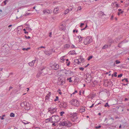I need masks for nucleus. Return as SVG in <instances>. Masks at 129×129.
<instances>
[{
	"instance_id": "f257e3e1",
	"label": "nucleus",
	"mask_w": 129,
	"mask_h": 129,
	"mask_svg": "<svg viewBox=\"0 0 129 129\" xmlns=\"http://www.w3.org/2000/svg\"><path fill=\"white\" fill-rule=\"evenodd\" d=\"M65 79L63 77L62 75H60L58 78V80L57 82L58 84L59 85H63L64 83Z\"/></svg>"
},
{
	"instance_id": "f03ea898",
	"label": "nucleus",
	"mask_w": 129,
	"mask_h": 129,
	"mask_svg": "<svg viewBox=\"0 0 129 129\" xmlns=\"http://www.w3.org/2000/svg\"><path fill=\"white\" fill-rule=\"evenodd\" d=\"M77 113H74L72 114H71V116H70L71 117V119L72 121L75 122H77L78 121V117H77Z\"/></svg>"
},
{
	"instance_id": "7ed1b4c3",
	"label": "nucleus",
	"mask_w": 129,
	"mask_h": 129,
	"mask_svg": "<svg viewBox=\"0 0 129 129\" xmlns=\"http://www.w3.org/2000/svg\"><path fill=\"white\" fill-rule=\"evenodd\" d=\"M92 41V39L89 37H87L84 40V43L85 45H87L89 44Z\"/></svg>"
},
{
	"instance_id": "20e7f679",
	"label": "nucleus",
	"mask_w": 129,
	"mask_h": 129,
	"mask_svg": "<svg viewBox=\"0 0 129 129\" xmlns=\"http://www.w3.org/2000/svg\"><path fill=\"white\" fill-rule=\"evenodd\" d=\"M70 103L72 105L76 107H78L79 105V102L76 99H73L70 101Z\"/></svg>"
},
{
	"instance_id": "39448f33",
	"label": "nucleus",
	"mask_w": 129,
	"mask_h": 129,
	"mask_svg": "<svg viewBox=\"0 0 129 129\" xmlns=\"http://www.w3.org/2000/svg\"><path fill=\"white\" fill-rule=\"evenodd\" d=\"M59 125L60 126H65L68 127L71 126V124L70 123H69V124H68L66 122L64 121H62L59 123Z\"/></svg>"
},
{
	"instance_id": "423d86ee",
	"label": "nucleus",
	"mask_w": 129,
	"mask_h": 129,
	"mask_svg": "<svg viewBox=\"0 0 129 129\" xmlns=\"http://www.w3.org/2000/svg\"><path fill=\"white\" fill-rule=\"evenodd\" d=\"M53 119L54 120L55 122L57 121L59 119V118L58 116L54 115L53 116L51 117V121L52 120V119Z\"/></svg>"
},
{
	"instance_id": "0eeeda50",
	"label": "nucleus",
	"mask_w": 129,
	"mask_h": 129,
	"mask_svg": "<svg viewBox=\"0 0 129 129\" xmlns=\"http://www.w3.org/2000/svg\"><path fill=\"white\" fill-rule=\"evenodd\" d=\"M48 109L49 111H50L51 113L53 114L56 111L57 109L56 108H53L51 107L49 108Z\"/></svg>"
},
{
	"instance_id": "6e6552de",
	"label": "nucleus",
	"mask_w": 129,
	"mask_h": 129,
	"mask_svg": "<svg viewBox=\"0 0 129 129\" xmlns=\"http://www.w3.org/2000/svg\"><path fill=\"white\" fill-rule=\"evenodd\" d=\"M52 68L53 69L55 70H57L59 68V65L57 64H54L51 66Z\"/></svg>"
},
{
	"instance_id": "1a4fd4ad",
	"label": "nucleus",
	"mask_w": 129,
	"mask_h": 129,
	"mask_svg": "<svg viewBox=\"0 0 129 129\" xmlns=\"http://www.w3.org/2000/svg\"><path fill=\"white\" fill-rule=\"evenodd\" d=\"M118 41V39H115L114 40H113L112 39H110L109 40L108 42L110 44H112L113 43H117V42L116 41Z\"/></svg>"
},
{
	"instance_id": "9d476101",
	"label": "nucleus",
	"mask_w": 129,
	"mask_h": 129,
	"mask_svg": "<svg viewBox=\"0 0 129 129\" xmlns=\"http://www.w3.org/2000/svg\"><path fill=\"white\" fill-rule=\"evenodd\" d=\"M63 73H64L65 74H66V75H68L69 74H70L71 72L69 71H67L66 69H64L62 70Z\"/></svg>"
},
{
	"instance_id": "9b49d317",
	"label": "nucleus",
	"mask_w": 129,
	"mask_h": 129,
	"mask_svg": "<svg viewBox=\"0 0 129 129\" xmlns=\"http://www.w3.org/2000/svg\"><path fill=\"white\" fill-rule=\"evenodd\" d=\"M25 109L26 110H28L30 109L29 105L26 103V104L24 106Z\"/></svg>"
},
{
	"instance_id": "f8f14e48",
	"label": "nucleus",
	"mask_w": 129,
	"mask_h": 129,
	"mask_svg": "<svg viewBox=\"0 0 129 129\" xmlns=\"http://www.w3.org/2000/svg\"><path fill=\"white\" fill-rule=\"evenodd\" d=\"M36 60H33L31 62H29L28 64L30 66H33L34 65V63H35Z\"/></svg>"
},
{
	"instance_id": "ddd939ff",
	"label": "nucleus",
	"mask_w": 129,
	"mask_h": 129,
	"mask_svg": "<svg viewBox=\"0 0 129 129\" xmlns=\"http://www.w3.org/2000/svg\"><path fill=\"white\" fill-rule=\"evenodd\" d=\"M85 111V108L83 107H81V108L79 110V112L81 113L84 112Z\"/></svg>"
},
{
	"instance_id": "4468645a",
	"label": "nucleus",
	"mask_w": 129,
	"mask_h": 129,
	"mask_svg": "<svg viewBox=\"0 0 129 129\" xmlns=\"http://www.w3.org/2000/svg\"><path fill=\"white\" fill-rule=\"evenodd\" d=\"M43 12L44 13H47L48 14H49L50 13V11L49 10L46 9H45L43 10Z\"/></svg>"
},
{
	"instance_id": "2eb2a0df",
	"label": "nucleus",
	"mask_w": 129,
	"mask_h": 129,
	"mask_svg": "<svg viewBox=\"0 0 129 129\" xmlns=\"http://www.w3.org/2000/svg\"><path fill=\"white\" fill-rule=\"evenodd\" d=\"M59 28L61 30H64L65 29V27L63 24H61Z\"/></svg>"
},
{
	"instance_id": "dca6fc26",
	"label": "nucleus",
	"mask_w": 129,
	"mask_h": 129,
	"mask_svg": "<svg viewBox=\"0 0 129 129\" xmlns=\"http://www.w3.org/2000/svg\"><path fill=\"white\" fill-rule=\"evenodd\" d=\"M59 9L58 8H54V12L55 13H58Z\"/></svg>"
},
{
	"instance_id": "f3484780",
	"label": "nucleus",
	"mask_w": 129,
	"mask_h": 129,
	"mask_svg": "<svg viewBox=\"0 0 129 129\" xmlns=\"http://www.w3.org/2000/svg\"><path fill=\"white\" fill-rule=\"evenodd\" d=\"M119 12L118 13V15H119L120 14H122L123 12V11H121V9H119L118 10Z\"/></svg>"
},
{
	"instance_id": "a211bd4d",
	"label": "nucleus",
	"mask_w": 129,
	"mask_h": 129,
	"mask_svg": "<svg viewBox=\"0 0 129 129\" xmlns=\"http://www.w3.org/2000/svg\"><path fill=\"white\" fill-rule=\"evenodd\" d=\"M26 102H24L22 103L21 104V106L22 107H24L25 105L26 104Z\"/></svg>"
},
{
	"instance_id": "6ab92c4d",
	"label": "nucleus",
	"mask_w": 129,
	"mask_h": 129,
	"mask_svg": "<svg viewBox=\"0 0 129 129\" xmlns=\"http://www.w3.org/2000/svg\"><path fill=\"white\" fill-rule=\"evenodd\" d=\"M70 47V45L69 44H66L64 45V48H65L67 49L69 48Z\"/></svg>"
},
{
	"instance_id": "aec40b11",
	"label": "nucleus",
	"mask_w": 129,
	"mask_h": 129,
	"mask_svg": "<svg viewBox=\"0 0 129 129\" xmlns=\"http://www.w3.org/2000/svg\"><path fill=\"white\" fill-rule=\"evenodd\" d=\"M123 42H121L118 44V47L119 48H121V46L123 45Z\"/></svg>"
},
{
	"instance_id": "412c9836",
	"label": "nucleus",
	"mask_w": 129,
	"mask_h": 129,
	"mask_svg": "<svg viewBox=\"0 0 129 129\" xmlns=\"http://www.w3.org/2000/svg\"><path fill=\"white\" fill-rule=\"evenodd\" d=\"M22 122L24 124H28L29 123V122H28L27 121L25 120H23V121H22Z\"/></svg>"
},
{
	"instance_id": "4be33fe9",
	"label": "nucleus",
	"mask_w": 129,
	"mask_h": 129,
	"mask_svg": "<svg viewBox=\"0 0 129 129\" xmlns=\"http://www.w3.org/2000/svg\"><path fill=\"white\" fill-rule=\"evenodd\" d=\"M51 118H48L47 119H46L45 120V122L46 123H47V122H48L49 121H51Z\"/></svg>"
},
{
	"instance_id": "5701e85b",
	"label": "nucleus",
	"mask_w": 129,
	"mask_h": 129,
	"mask_svg": "<svg viewBox=\"0 0 129 129\" xmlns=\"http://www.w3.org/2000/svg\"><path fill=\"white\" fill-rule=\"evenodd\" d=\"M79 39V42H80L82 40V37H81L80 36H76Z\"/></svg>"
},
{
	"instance_id": "b1692460",
	"label": "nucleus",
	"mask_w": 129,
	"mask_h": 129,
	"mask_svg": "<svg viewBox=\"0 0 129 129\" xmlns=\"http://www.w3.org/2000/svg\"><path fill=\"white\" fill-rule=\"evenodd\" d=\"M74 62L75 63H78V64H79L80 62L79 61V60L78 59H76L75 60H74Z\"/></svg>"
},
{
	"instance_id": "393cba45",
	"label": "nucleus",
	"mask_w": 129,
	"mask_h": 129,
	"mask_svg": "<svg viewBox=\"0 0 129 129\" xmlns=\"http://www.w3.org/2000/svg\"><path fill=\"white\" fill-rule=\"evenodd\" d=\"M69 10L68 9H67L64 12V14H67L69 12Z\"/></svg>"
},
{
	"instance_id": "a878e982",
	"label": "nucleus",
	"mask_w": 129,
	"mask_h": 129,
	"mask_svg": "<svg viewBox=\"0 0 129 129\" xmlns=\"http://www.w3.org/2000/svg\"><path fill=\"white\" fill-rule=\"evenodd\" d=\"M42 73V72H40L37 74L36 76L37 77V78L39 77L40 76V75Z\"/></svg>"
},
{
	"instance_id": "bb28decb",
	"label": "nucleus",
	"mask_w": 129,
	"mask_h": 129,
	"mask_svg": "<svg viewBox=\"0 0 129 129\" xmlns=\"http://www.w3.org/2000/svg\"><path fill=\"white\" fill-rule=\"evenodd\" d=\"M64 56H63V57H61L60 58V62H63V61L64 60Z\"/></svg>"
},
{
	"instance_id": "cd10ccee",
	"label": "nucleus",
	"mask_w": 129,
	"mask_h": 129,
	"mask_svg": "<svg viewBox=\"0 0 129 129\" xmlns=\"http://www.w3.org/2000/svg\"><path fill=\"white\" fill-rule=\"evenodd\" d=\"M108 45H105L102 47V49H105L107 48L108 47Z\"/></svg>"
},
{
	"instance_id": "c85d7f7f",
	"label": "nucleus",
	"mask_w": 129,
	"mask_h": 129,
	"mask_svg": "<svg viewBox=\"0 0 129 129\" xmlns=\"http://www.w3.org/2000/svg\"><path fill=\"white\" fill-rule=\"evenodd\" d=\"M71 77H70V78H67V80H69V82H72V80H71Z\"/></svg>"
},
{
	"instance_id": "c756f323",
	"label": "nucleus",
	"mask_w": 129,
	"mask_h": 129,
	"mask_svg": "<svg viewBox=\"0 0 129 129\" xmlns=\"http://www.w3.org/2000/svg\"><path fill=\"white\" fill-rule=\"evenodd\" d=\"M10 116L11 117H14L15 116V114L13 113H11L10 115Z\"/></svg>"
},
{
	"instance_id": "7c9ffc66",
	"label": "nucleus",
	"mask_w": 129,
	"mask_h": 129,
	"mask_svg": "<svg viewBox=\"0 0 129 129\" xmlns=\"http://www.w3.org/2000/svg\"><path fill=\"white\" fill-rule=\"evenodd\" d=\"M30 49V47H29V48H28L26 49L25 48H23L22 49V50H28V49Z\"/></svg>"
},
{
	"instance_id": "2f4dec72",
	"label": "nucleus",
	"mask_w": 129,
	"mask_h": 129,
	"mask_svg": "<svg viewBox=\"0 0 129 129\" xmlns=\"http://www.w3.org/2000/svg\"><path fill=\"white\" fill-rule=\"evenodd\" d=\"M58 100V96L56 97V98L54 100V101L56 102Z\"/></svg>"
},
{
	"instance_id": "473e14b6",
	"label": "nucleus",
	"mask_w": 129,
	"mask_h": 129,
	"mask_svg": "<svg viewBox=\"0 0 129 129\" xmlns=\"http://www.w3.org/2000/svg\"><path fill=\"white\" fill-rule=\"evenodd\" d=\"M101 125H99L98 126H95V128L97 129V128H101Z\"/></svg>"
},
{
	"instance_id": "72a5a7b5",
	"label": "nucleus",
	"mask_w": 129,
	"mask_h": 129,
	"mask_svg": "<svg viewBox=\"0 0 129 129\" xmlns=\"http://www.w3.org/2000/svg\"><path fill=\"white\" fill-rule=\"evenodd\" d=\"M92 56H89L88 58V60H89L91 59L92 58Z\"/></svg>"
},
{
	"instance_id": "f704fd0d",
	"label": "nucleus",
	"mask_w": 129,
	"mask_h": 129,
	"mask_svg": "<svg viewBox=\"0 0 129 129\" xmlns=\"http://www.w3.org/2000/svg\"><path fill=\"white\" fill-rule=\"evenodd\" d=\"M64 113V111L61 112H60V114L61 116H62L63 114Z\"/></svg>"
},
{
	"instance_id": "c9c22d12",
	"label": "nucleus",
	"mask_w": 129,
	"mask_h": 129,
	"mask_svg": "<svg viewBox=\"0 0 129 129\" xmlns=\"http://www.w3.org/2000/svg\"><path fill=\"white\" fill-rule=\"evenodd\" d=\"M116 64H117L120 63V62L118 60H116Z\"/></svg>"
},
{
	"instance_id": "e433bc0d",
	"label": "nucleus",
	"mask_w": 129,
	"mask_h": 129,
	"mask_svg": "<svg viewBox=\"0 0 129 129\" xmlns=\"http://www.w3.org/2000/svg\"><path fill=\"white\" fill-rule=\"evenodd\" d=\"M117 73L116 72H115L114 73V74H113L114 76L115 77H116L117 76Z\"/></svg>"
},
{
	"instance_id": "4c0bfd02",
	"label": "nucleus",
	"mask_w": 129,
	"mask_h": 129,
	"mask_svg": "<svg viewBox=\"0 0 129 129\" xmlns=\"http://www.w3.org/2000/svg\"><path fill=\"white\" fill-rule=\"evenodd\" d=\"M100 14H101L102 15H105L104 14V12H102V11H101L100 12Z\"/></svg>"
},
{
	"instance_id": "58836bf2",
	"label": "nucleus",
	"mask_w": 129,
	"mask_h": 129,
	"mask_svg": "<svg viewBox=\"0 0 129 129\" xmlns=\"http://www.w3.org/2000/svg\"><path fill=\"white\" fill-rule=\"evenodd\" d=\"M104 106L105 107H106L107 106H108V107H109V105H108V103H106V104Z\"/></svg>"
},
{
	"instance_id": "ea45409f",
	"label": "nucleus",
	"mask_w": 129,
	"mask_h": 129,
	"mask_svg": "<svg viewBox=\"0 0 129 129\" xmlns=\"http://www.w3.org/2000/svg\"><path fill=\"white\" fill-rule=\"evenodd\" d=\"M122 74H120L119 75H118V77H121L122 76Z\"/></svg>"
},
{
	"instance_id": "a19ab883",
	"label": "nucleus",
	"mask_w": 129,
	"mask_h": 129,
	"mask_svg": "<svg viewBox=\"0 0 129 129\" xmlns=\"http://www.w3.org/2000/svg\"><path fill=\"white\" fill-rule=\"evenodd\" d=\"M25 38L26 39H29L30 38V37L29 36L27 37L26 36H25Z\"/></svg>"
},
{
	"instance_id": "79ce46f5",
	"label": "nucleus",
	"mask_w": 129,
	"mask_h": 129,
	"mask_svg": "<svg viewBox=\"0 0 129 129\" xmlns=\"http://www.w3.org/2000/svg\"><path fill=\"white\" fill-rule=\"evenodd\" d=\"M30 13H26L24 15L25 16H26L28 15L29 14H30Z\"/></svg>"
},
{
	"instance_id": "37998d69",
	"label": "nucleus",
	"mask_w": 129,
	"mask_h": 129,
	"mask_svg": "<svg viewBox=\"0 0 129 129\" xmlns=\"http://www.w3.org/2000/svg\"><path fill=\"white\" fill-rule=\"evenodd\" d=\"M79 69L80 70H81L82 71H83L84 69V68H83L81 67V68H79Z\"/></svg>"
},
{
	"instance_id": "c03bdc74",
	"label": "nucleus",
	"mask_w": 129,
	"mask_h": 129,
	"mask_svg": "<svg viewBox=\"0 0 129 129\" xmlns=\"http://www.w3.org/2000/svg\"><path fill=\"white\" fill-rule=\"evenodd\" d=\"M45 68H44V67H42L40 69H41V71H42Z\"/></svg>"
},
{
	"instance_id": "a18cd8bd",
	"label": "nucleus",
	"mask_w": 129,
	"mask_h": 129,
	"mask_svg": "<svg viewBox=\"0 0 129 129\" xmlns=\"http://www.w3.org/2000/svg\"><path fill=\"white\" fill-rule=\"evenodd\" d=\"M124 80H125V81H126V82H128V81L127 79H126V78H124Z\"/></svg>"
},
{
	"instance_id": "49530a36",
	"label": "nucleus",
	"mask_w": 129,
	"mask_h": 129,
	"mask_svg": "<svg viewBox=\"0 0 129 129\" xmlns=\"http://www.w3.org/2000/svg\"><path fill=\"white\" fill-rule=\"evenodd\" d=\"M84 25V23H81L80 24V27H81L83 25Z\"/></svg>"
},
{
	"instance_id": "de8ad7c7",
	"label": "nucleus",
	"mask_w": 129,
	"mask_h": 129,
	"mask_svg": "<svg viewBox=\"0 0 129 129\" xmlns=\"http://www.w3.org/2000/svg\"><path fill=\"white\" fill-rule=\"evenodd\" d=\"M8 2V0H5V1H4V2L5 3V4L6 5V2Z\"/></svg>"
},
{
	"instance_id": "09e8293b",
	"label": "nucleus",
	"mask_w": 129,
	"mask_h": 129,
	"mask_svg": "<svg viewBox=\"0 0 129 129\" xmlns=\"http://www.w3.org/2000/svg\"><path fill=\"white\" fill-rule=\"evenodd\" d=\"M50 92H49V93L48 94V95H47L46 96V97H47L48 96H50Z\"/></svg>"
},
{
	"instance_id": "8fccbe9b",
	"label": "nucleus",
	"mask_w": 129,
	"mask_h": 129,
	"mask_svg": "<svg viewBox=\"0 0 129 129\" xmlns=\"http://www.w3.org/2000/svg\"><path fill=\"white\" fill-rule=\"evenodd\" d=\"M51 35H52V33L50 32L49 33V36L50 37H51Z\"/></svg>"
},
{
	"instance_id": "3c124183",
	"label": "nucleus",
	"mask_w": 129,
	"mask_h": 129,
	"mask_svg": "<svg viewBox=\"0 0 129 129\" xmlns=\"http://www.w3.org/2000/svg\"><path fill=\"white\" fill-rule=\"evenodd\" d=\"M113 15H112L111 16V20H113Z\"/></svg>"
},
{
	"instance_id": "603ef678",
	"label": "nucleus",
	"mask_w": 129,
	"mask_h": 129,
	"mask_svg": "<svg viewBox=\"0 0 129 129\" xmlns=\"http://www.w3.org/2000/svg\"><path fill=\"white\" fill-rule=\"evenodd\" d=\"M115 5L116 7H118V4H115Z\"/></svg>"
},
{
	"instance_id": "864d4df0",
	"label": "nucleus",
	"mask_w": 129,
	"mask_h": 129,
	"mask_svg": "<svg viewBox=\"0 0 129 129\" xmlns=\"http://www.w3.org/2000/svg\"><path fill=\"white\" fill-rule=\"evenodd\" d=\"M70 61H69L68 62V63L67 64V66H69V65H70Z\"/></svg>"
},
{
	"instance_id": "5fc2aeb1",
	"label": "nucleus",
	"mask_w": 129,
	"mask_h": 129,
	"mask_svg": "<svg viewBox=\"0 0 129 129\" xmlns=\"http://www.w3.org/2000/svg\"><path fill=\"white\" fill-rule=\"evenodd\" d=\"M115 119H116L117 118H118V119L119 118L117 116H115Z\"/></svg>"
},
{
	"instance_id": "6e6d98bb",
	"label": "nucleus",
	"mask_w": 129,
	"mask_h": 129,
	"mask_svg": "<svg viewBox=\"0 0 129 129\" xmlns=\"http://www.w3.org/2000/svg\"><path fill=\"white\" fill-rule=\"evenodd\" d=\"M45 48V47L41 46L40 47V48Z\"/></svg>"
},
{
	"instance_id": "4d7b16f0",
	"label": "nucleus",
	"mask_w": 129,
	"mask_h": 129,
	"mask_svg": "<svg viewBox=\"0 0 129 129\" xmlns=\"http://www.w3.org/2000/svg\"><path fill=\"white\" fill-rule=\"evenodd\" d=\"M52 125L54 126H55L56 125L55 124V123H53L52 124Z\"/></svg>"
},
{
	"instance_id": "13d9d810",
	"label": "nucleus",
	"mask_w": 129,
	"mask_h": 129,
	"mask_svg": "<svg viewBox=\"0 0 129 129\" xmlns=\"http://www.w3.org/2000/svg\"><path fill=\"white\" fill-rule=\"evenodd\" d=\"M89 65V63H88V64H87V65L85 67H88Z\"/></svg>"
},
{
	"instance_id": "bf43d9fd",
	"label": "nucleus",
	"mask_w": 129,
	"mask_h": 129,
	"mask_svg": "<svg viewBox=\"0 0 129 129\" xmlns=\"http://www.w3.org/2000/svg\"><path fill=\"white\" fill-rule=\"evenodd\" d=\"M94 105V104H92V105L91 106H90V108H92V107H93V106Z\"/></svg>"
},
{
	"instance_id": "052dcab7",
	"label": "nucleus",
	"mask_w": 129,
	"mask_h": 129,
	"mask_svg": "<svg viewBox=\"0 0 129 129\" xmlns=\"http://www.w3.org/2000/svg\"><path fill=\"white\" fill-rule=\"evenodd\" d=\"M79 94L80 95H81V91H80H80H79Z\"/></svg>"
},
{
	"instance_id": "680f3d73",
	"label": "nucleus",
	"mask_w": 129,
	"mask_h": 129,
	"mask_svg": "<svg viewBox=\"0 0 129 129\" xmlns=\"http://www.w3.org/2000/svg\"><path fill=\"white\" fill-rule=\"evenodd\" d=\"M24 33L25 34H27L28 33V32L27 31H25L24 32Z\"/></svg>"
},
{
	"instance_id": "e2e57ef3",
	"label": "nucleus",
	"mask_w": 129,
	"mask_h": 129,
	"mask_svg": "<svg viewBox=\"0 0 129 129\" xmlns=\"http://www.w3.org/2000/svg\"><path fill=\"white\" fill-rule=\"evenodd\" d=\"M52 121L51 122L52 123L53 122H55L54 121V120H52L51 121Z\"/></svg>"
},
{
	"instance_id": "0e129e2a",
	"label": "nucleus",
	"mask_w": 129,
	"mask_h": 129,
	"mask_svg": "<svg viewBox=\"0 0 129 129\" xmlns=\"http://www.w3.org/2000/svg\"><path fill=\"white\" fill-rule=\"evenodd\" d=\"M12 87L11 86L10 87V88H9V90H10L11 89H12Z\"/></svg>"
},
{
	"instance_id": "69168bd1",
	"label": "nucleus",
	"mask_w": 129,
	"mask_h": 129,
	"mask_svg": "<svg viewBox=\"0 0 129 129\" xmlns=\"http://www.w3.org/2000/svg\"><path fill=\"white\" fill-rule=\"evenodd\" d=\"M35 129H40L38 127H36Z\"/></svg>"
},
{
	"instance_id": "338daca9",
	"label": "nucleus",
	"mask_w": 129,
	"mask_h": 129,
	"mask_svg": "<svg viewBox=\"0 0 129 129\" xmlns=\"http://www.w3.org/2000/svg\"><path fill=\"white\" fill-rule=\"evenodd\" d=\"M12 26V25H9L8 26V27H11Z\"/></svg>"
},
{
	"instance_id": "774afa93",
	"label": "nucleus",
	"mask_w": 129,
	"mask_h": 129,
	"mask_svg": "<svg viewBox=\"0 0 129 129\" xmlns=\"http://www.w3.org/2000/svg\"><path fill=\"white\" fill-rule=\"evenodd\" d=\"M128 100V99H127V98H125V101H126V100Z\"/></svg>"
}]
</instances>
